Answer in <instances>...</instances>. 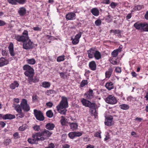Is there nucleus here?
<instances>
[{
	"label": "nucleus",
	"instance_id": "obj_1",
	"mask_svg": "<svg viewBox=\"0 0 148 148\" xmlns=\"http://www.w3.org/2000/svg\"><path fill=\"white\" fill-rule=\"evenodd\" d=\"M14 38L18 42H23V47L24 49L29 50L35 47L33 42L29 39L28 32L26 30L24 31L21 36L15 34Z\"/></svg>",
	"mask_w": 148,
	"mask_h": 148
},
{
	"label": "nucleus",
	"instance_id": "obj_2",
	"mask_svg": "<svg viewBox=\"0 0 148 148\" xmlns=\"http://www.w3.org/2000/svg\"><path fill=\"white\" fill-rule=\"evenodd\" d=\"M23 69L25 71L24 73V74L28 77L27 79L28 84H32L33 83H36L39 82V79L36 77L33 78L34 70L28 64L25 65L23 67Z\"/></svg>",
	"mask_w": 148,
	"mask_h": 148
},
{
	"label": "nucleus",
	"instance_id": "obj_3",
	"mask_svg": "<svg viewBox=\"0 0 148 148\" xmlns=\"http://www.w3.org/2000/svg\"><path fill=\"white\" fill-rule=\"evenodd\" d=\"M49 133L47 131L45 130L41 133L36 132L32 135V137L33 139L30 138L28 139V142L31 144L35 143L36 141H42L46 139V137L49 135Z\"/></svg>",
	"mask_w": 148,
	"mask_h": 148
},
{
	"label": "nucleus",
	"instance_id": "obj_4",
	"mask_svg": "<svg viewBox=\"0 0 148 148\" xmlns=\"http://www.w3.org/2000/svg\"><path fill=\"white\" fill-rule=\"evenodd\" d=\"M68 107L67 98L62 96L59 104L56 106L57 110L59 113L65 115L67 111L66 108Z\"/></svg>",
	"mask_w": 148,
	"mask_h": 148
},
{
	"label": "nucleus",
	"instance_id": "obj_5",
	"mask_svg": "<svg viewBox=\"0 0 148 148\" xmlns=\"http://www.w3.org/2000/svg\"><path fill=\"white\" fill-rule=\"evenodd\" d=\"M105 101L107 103L112 105L116 104L117 102L116 98L112 95H108Z\"/></svg>",
	"mask_w": 148,
	"mask_h": 148
},
{
	"label": "nucleus",
	"instance_id": "obj_6",
	"mask_svg": "<svg viewBox=\"0 0 148 148\" xmlns=\"http://www.w3.org/2000/svg\"><path fill=\"white\" fill-rule=\"evenodd\" d=\"M81 102L83 105L86 107L94 108L95 107V103L91 102L90 101L84 98L81 99Z\"/></svg>",
	"mask_w": 148,
	"mask_h": 148
},
{
	"label": "nucleus",
	"instance_id": "obj_7",
	"mask_svg": "<svg viewBox=\"0 0 148 148\" xmlns=\"http://www.w3.org/2000/svg\"><path fill=\"white\" fill-rule=\"evenodd\" d=\"M22 109L25 112H27L30 110V107L27 104L26 99H23L21 103Z\"/></svg>",
	"mask_w": 148,
	"mask_h": 148
},
{
	"label": "nucleus",
	"instance_id": "obj_8",
	"mask_svg": "<svg viewBox=\"0 0 148 148\" xmlns=\"http://www.w3.org/2000/svg\"><path fill=\"white\" fill-rule=\"evenodd\" d=\"M34 113L35 116L37 120L40 121H43L44 120V116L42 113L40 111L34 109Z\"/></svg>",
	"mask_w": 148,
	"mask_h": 148
},
{
	"label": "nucleus",
	"instance_id": "obj_9",
	"mask_svg": "<svg viewBox=\"0 0 148 148\" xmlns=\"http://www.w3.org/2000/svg\"><path fill=\"white\" fill-rule=\"evenodd\" d=\"M33 129L35 131H36L38 132H40L41 133L42 131H44L45 130L49 132V135H47V137H46V139L48 137H50L52 134V133L51 132H49V130H47L45 129H41L40 128V126L39 125H35L33 127Z\"/></svg>",
	"mask_w": 148,
	"mask_h": 148
},
{
	"label": "nucleus",
	"instance_id": "obj_10",
	"mask_svg": "<svg viewBox=\"0 0 148 148\" xmlns=\"http://www.w3.org/2000/svg\"><path fill=\"white\" fill-rule=\"evenodd\" d=\"M82 34V32H79L75 36L74 39L71 38V40H72V43L73 45H75L78 43L79 39L81 37Z\"/></svg>",
	"mask_w": 148,
	"mask_h": 148
},
{
	"label": "nucleus",
	"instance_id": "obj_11",
	"mask_svg": "<svg viewBox=\"0 0 148 148\" xmlns=\"http://www.w3.org/2000/svg\"><path fill=\"white\" fill-rule=\"evenodd\" d=\"M96 50L95 48L92 47L87 51L88 57L90 59L93 58Z\"/></svg>",
	"mask_w": 148,
	"mask_h": 148
},
{
	"label": "nucleus",
	"instance_id": "obj_12",
	"mask_svg": "<svg viewBox=\"0 0 148 148\" xmlns=\"http://www.w3.org/2000/svg\"><path fill=\"white\" fill-rule=\"evenodd\" d=\"M113 118L112 116H109L106 118L105 124V125L108 126H111L113 124Z\"/></svg>",
	"mask_w": 148,
	"mask_h": 148
},
{
	"label": "nucleus",
	"instance_id": "obj_13",
	"mask_svg": "<svg viewBox=\"0 0 148 148\" xmlns=\"http://www.w3.org/2000/svg\"><path fill=\"white\" fill-rule=\"evenodd\" d=\"M94 95L93 90L90 89L88 91L85 93L84 95L86 96L87 99L90 100L94 97Z\"/></svg>",
	"mask_w": 148,
	"mask_h": 148
},
{
	"label": "nucleus",
	"instance_id": "obj_14",
	"mask_svg": "<svg viewBox=\"0 0 148 148\" xmlns=\"http://www.w3.org/2000/svg\"><path fill=\"white\" fill-rule=\"evenodd\" d=\"M90 70L95 71L96 70L97 65L94 61H92L90 62L88 64Z\"/></svg>",
	"mask_w": 148,
	"mask_h": 148
},
{
	"label": "nucleus",
	"instance_id": "obj_15",
	"mask_svg": "<svg viewBox=\"0 0 148 148\" xmlns=\"http://www.w3.org/2000/svg\"><path fill=\"white\" fill-rule=\"evenodd\" d=\"M113 71V69L111 67H109L108 70L105 73L106 78L109 79L111 77Z\"/></svg>",
	"mask_w": 148,
	"mask_h": 148
},
{
	"label": "nucleus",
	"instance_id": "obj_16",
	"mask_svg": "<svg viewBox=\"0 0 148 148\" xmlns=\"http://www.w3.org/2000/svg\"><path fill=\"white\" fill-rule=\"evenodd\" d=\"M105 86L106 88L109 90L113 89L114 88V84L110 81L108 82L106 84Z\"/></svg>",
	"mask_w": 148,
	"mask_h": 148
},
{
	"label": "nucleus",
	"instance_id": "obj_17",
	"mask_svg": "<svg viewBox=\"0 0 148 148\" xmlns=\"http://www.w3.org/2000/svg\"><path fill=\"white\" fill-rule=\"evenodd\" d=\"M144 23L136 22L134 25V27L137 29L143 30Z\"/></svg>",
	"mask_w": 148,
	"mask_h": 148
},
{
	"label": "nucleus",
	"instance_id": "obj_18",
	"mask_svg": "<svg viewBox=\"0 0 148 148\" xmlns=\"http://www.w3.org/2000/svg\"><path fill=\"white\" fill-rule=\"evenodd\" d=\"M76 16V14L73 12H70L66 14V19L68 20H73V19H75V17Z\"/></svg>",
	"mask_w": 148,
	"mask_h": 148
},
{
	"label": "nucleus",
	"instance_id": "obj_19",
	"mask_svg": "<svg viewBox=\"0 0 148 148\" xmlns=\"http://www.w3.org/2000/svg\"><path fill=\"white\" fill-rule=\"evenodd\" d=\"M8 49L10 55L12 56H14L15 54L14 50V45L11 42L10 43Z\"/></svg>",
	"mask_w": 148,
	"mask_h": 148
},
{
	"label": "nucleus",
	"instance_id": "obj_20",
	"mask_svg": "<svg viewBox=\"0 0 148 148\" xmlns=\"http://www.w3.org/2000/svg\"><path fill=\"white\" fill-rule=\"evenodd\" d=\"M15 118V116L13 114H6L3 115V119L4 120H11Z\"/></svg>",
	"mask_w": 148,
	"mask_h": 148
},
{
	"label": "nucleus",
	"instance_id": "obj_21",
	"mask_svg": "<svg viewBox=\"0 0 148 148\" xmlns=\"http://www.w3.org/2000/svg\"><path fill=\"white\" fill-rule=\"evenodd\" d=\"M8 63V61L3 57L0 58V67L3 66Z\"/></svg>",
	"mask_w": 148,
	"mask_h": 148
},
{
	"label": "nucleus",
	"instance_id": "obj_22",
	"mask_svg": "<svg viewBox=\"0 0 148 148\" xmlns=\"http://www.w3.org/2000/svg\"><path fill=\"white\" fill-rule=\"evenodd\" d=\"M26 12V9L24 7H22L20 8L18 11V13L19 15L21 16H24Z\"/></svg>",
	"mask_w": 148,
	"mask_h": 148
},
{
	"label": "nucleus",
	"instance_id": "obj_23",
	"mask_svg": "<svg viewBox=\"0 0 148 148\" xmlns=\"http://www.w3.org/2000/svg\"><path fill=\"white\" fill-rule=\"evenodd\" d=\"M70 128L73 130H76L77 128L78 125L76 123H69Z\"/></svg>",
	"mask_w": 148,
	"mask_h": 148
},
{
	"label": "nucleus",
	"instance_id": "obj_24",
	"mask_svg": "<svg viewBox=\"0 0 148 148\" xmlns=\"http://www.w3.org/2000/svg\"><path fill=\"white\" fill-rule=\"evenodd\" d=\"M92 14L95 16H98L99 13L98 9L96 8H92L91 11Z\"/></svg>",
	"mask_w": 148,
	"mask_h": 148
},
{
	"label": "nucleus",
	"instance_id": "obj_25",
	"mask_svg": "<svg viewBox=\"0 0 148 148\" xmlns=\"http://www.w3.org/2000/svg\"><path fill=\"white\" fill-rule=\"evenodd\" d=\"M55 127L54 124L52 123H49L47 124L45 126V128L49 130H53Z\"/></svg>",
	"mask_w": 148,
	"mask_h": 148
},
{
	"label": "nucleus",
	"instance_id": "obj_26",
	"mask_svg": "<svg viewBox=\"0 0 148 148\" xmlns=\"http://www.w3.org/2000/svg\"><path fill=\"white\" fill-rule=\"evenodd\" d=\"M19 84L17 81H14V82L11 83L10 86V88L12 89H14L16 87H18Z\"/></svg>",
	"mask_w": 148,
	"mask_h": 148
},
{
	"label": "nucleus",
	"instance_id": "obj_27",
	"mask_svg": "<svg viewBox=\"0 0 148 148\" xmlns=\"http://www.w3.org/2000/svg\"><path fill=\"white\" fill-rule=\"evenodd\" d=\"M42 87L45 88H48L51 86V83L47 82L44 81L42 83Z\"/></svg>",
	"mask_w": 148,
	"mask_h": 148
},
{
	"label": "nucleus",
	"instance_id": "obj_28",
	"mask_svg": "<svg viewBox=\"0 0 148 148\" xmlns=\"http://www.w3.org/2000/svg\"><path fill=\"white\" fill-rule=\"evenodd\" d=\"M94 57L97 60H99L101 58V55L100 53L97 50L96 51Z\"/></svg>",
	"mask_w": 148,
	"mask_h": 148
},
{
	"label": "nucleus",
	"instance_id": "obj_29",
	"mask_svg": "<svg viewBox=\"0 0 148 148\" xmlns=\"http://www.w3.org/2000/svg\"><path fill=\"white\" fill-rule=\"evenodd\" d=\"M28 127V125L26 124H23L22 126H20L18 128V130L21 131H23L26 130Z\"/></svg>",
	"mask_w": 148,
	"mask_h": 148
},
{
	"label": "nucleus",
	"instance_id": "obj_30",
	"mask_svg": "<svg viewBox=\"0 0 148 148\" xmlns=\"http://www.w3.org/2000/svg\"><path fill=\"white\" fill-rule=\"evenodd\" d=\"M27 63L33 65L36 62L35 59L33 58L30 59H28L26 60Z\"/></svg>",
	"mask_w": 148,
	"mask_h": 148
},
{
	"label": "nucleus",
	"instance_id": "obj_31",
	"mask_svg": "<svg viewBox=\"0 0 148 148\" xmlns=\"http://www.w3.org/2000/svg\"><path fill=\"white\" fill-rule=\"evenodd\" d=\"M119 107L123 110H127L129 108V106L125 104H122L119 106Z\"/></svg>",
	"mask_w": 148,
	"mask_h": 148
},
{
	"label": "nucleus",
	"instance_id": "obj_32",
	"mask_svg": "<svg viewBox=\"0 0 148 148\" xmlns=\"http://www.w3.org/2000/svg\"><path fill=\"white\" fill-rule=\"evenodd\" d=\"M144 8V6L143 5H138L136 6L133 9L135 10L139 11Z\"/></svg>",
	"mask_w": 148,
	"mask_h": 148
},
{
	"label": "nucleus",
	"instance_id": "obj_33",
	"mask_svg": "<svg viewBox=\"0 0 148 148\" xmlns=\"http://www.w3.org/2000/svg\"><path fill=\"white\" fill-rule=\"evenodd\" d=\"M46 115L48 117L51 118L53 116V114L51 110H49L46 112Z\"/></svg>",
	"mask_w": 148,
	"mask_h": 148
},
{
	"label": "nucleus",
	"instance_id": "obj_34",
	"mask_svg": "<svg viewBox=\"0 0 148 148\" xmlns=\"http://www.w3.org/2000/svg\"><path fill=\"white\" fill-rule=\"evenodd\" d=\"M65 56L64 55L58 56L57 59V62H59L64 61L65 60Z\"/></svg>",
	"mask_w": 148,
	"mask_h": 148
},
{
	"label": "nucleus",
	"instance_id": "obj_35",
	"mask_svg": "<svg viewBox=\"0 0 148 148\" xmlns=\"http://www.w3.org/2000/svg\"><path fill=\"white\" fill-rule=\"evenodd\" d=\"M56 92L53 90L50 89L47 90L46 92V94L47 95H49L52 94H56Z\"/></svg>",
	"mask_w": 148,
	"mask_h": 148
},
{
	"label": "nucleus",
	"instance_id": "obj_36",
	"mask_svg": "<svg viewBox=\"0 0 148 148\" xmlns=\"http://www.w3.org/2000/svg\"><path fill=\"white\" fill-rule=\"evenodd\" d=\"M110 62L114 65H117L119 63V61H117L116 60H115L113 58H112L110 60Z\"/></svg>",
	"mask_w": 148,
	"mask_h": 148
},
{
	"label": "nucleus",
	"instance_id": "obj_37",
	"mask_svg": "<svg viewBox=\"0 0 148 148\" xmlns=\"http://www.w3.org/2000/svg\"><path fill=\"white\" fill-rule=\"evenodd\" d=\"M88 82L87 80H83L81 82L80 84V86L83 87L85 86L86 85H87Z\"/></svg>",
	"mask_w": 148,
	"mask_h": 148
},
{
	"label": "nucleus",
	"instance_id": "obj_38",
	"mask_svg": "<svg viewBox=\"0 0 148 148\" xmlns=\"http://www.w3.org/2000/svg\"><path fill=\"white\" fill-rule=\"evenodd\" d=\"M143 30L144 32H148V23L144 22Z\"/></svg>",
	"mask_w": 148,
	"mask_h": 148
},
{
	"label": "nucleus",
	"instance_id": "obj_39",
	"mask_svg": "<svg viewBox=\"0 0 148 148\" xmlns=\"http://www.w3.org/2000/svg\"><path fill=\"white\" fill-rule=\"evenodd\" d=\"M62 119L60 120L61 124L62 126L65 125H66V120L65 117L63 116H61Z\"/></svg>",
	"mask_w": 148,
	"mask_h": 148
},
{
	"label": "nucleus",
	"instance_id": "obj_40",
	"mask_svg": "<svg viewBox=\"0 0 148 148\" xmlns=\"http://www.w3.org/2000/svg\"><path fill=\"white\" fill-rule=\"evenodd\" d=\"M15 108L18 112H21L22 111L21 105H20L18 104L17 105L15 106Z\"/></svg>",
	"mask_w": 148,
	"mask_h": 148
},
{
	"label": "nucleus",
	"instance_id": "obj_41",
	"mask_svg": "<svg viewBox=\"0 0 148 148\" xmlns=\"http://www.w3.org/2000/svg\"><path fill=\"white\" fill-rule=\"evenodd\" d=\"M119 52L117 50H115L112 53V56L114 58H116L118 55Z\"/></svg>",
	"mask_w": 148,
	"mask_h": 148
},
{
	"label": "nucleus",
	"instance_id": "obj_42",
	"mask_svg": "<svg viewBox=\"0 0 148 148\" xmlns=\"http://www.w3.org/2000/svg\"><path fill=\"white\" fill-rule=\"evenodd\" d=\"M8 2L12 5H16L17 2L16 0H8Z\"/></svg>",
	"mask_w": 148,
	"mask_h": 148
},
{
	"label": "nucleus",
	"instance_id": "obj_43",
	"mask_svg": "<svg viewBox=\"0 0 148 148\" xmlns=\"http://www.w3.org/2000/svg\"><path fill=\"white\" fill-rule=\"evenodd\" d=\"M69 138L71 139L74 138L75 137L74 132H70L68 134Z\"/></svg>",
	"mask_w": 148,
	"mask_h": 148
},
{
	"label": "nucleus",
	"instance_id": "obj_44",
	"mask_svg": "<svg viewBox=\"0 0 148 148\" xmlns=\"http://www.w3.org/2000/svg\"><path fill=\"white\" fill-rule=\"evenodd\" d=\"M101 23V21L100 19L96 20L95 22V25L97 26H99L100 25Z\"/></svg>",
	"mask_w": 148,
	"mask_h": 148
},
{
	"label": "nucleus",
	"instance_id": "obj_45",
	"mask_svg": "<svg viewBox=\"0 0 148 148\" xmlns=\"http://www.w3.org/2000/svg\"><path fill=\"white\" fill-rule=\"evenodd\" d=\"M17 3L20 4H23L26 1V0H16Z\"/></svg>",
	"mask_w": 148,
	"mask_h": 148
},
{
	"label": "nucleus",
	"instance_id": "obj_46",
	"mask_svg": "<svg viewBox=\"0 0 148 148\" xmlns=\"http://www.w3.org/2000/svg\"><path fill=\"white\" fill-rule=\"evenodd\" d=\"M110 33H113L115 34H119L120 33V31L119 30L111 29L110 31Z\"/></svg>",
	"mask_w": 148,
	"mask_h": 148
},
{
	"label": "nucleus",
	"instance_id": "obj_47",
	"mask_svg": "<svg viewBox=\"0 0 148 148\" xmlns=\"http://www.w3.org/2000/svg\"><path fill=\"white\" fill-rule=\"evenodd\" d=\"M74 132L75 137H79L82 135V133L81 132Z\"/></svg>",
	"mask_w": 148,
	"mask_h": 148
},
{
	"label": "nucleus",
	"instance_id": "obj_48",
	"mask_svg": "<svg viewBox=\"0 0 148 148\" xmlns=\"http://www.w3.org/2000/svg\"><path fill=\"white\" fill-rule=\"evenodd\" d=\"M53 105V103L51 102H49L47 103H46V106H47V107L49 108H51L52 107Z\"/></svg>",
	"mask_w": 148,
	"mask_h": 148
},
{
	"label": "nucleus",
	"instance_id": "obj_49",
	"mask_svg": "<svg viewBox=\"0 0 148 148\" xmlns=\"http://www.w3.org/2000/svg\"><path fill=\"white\" fill-rule=\"evenodd\" d=\"M13 136L14 138H19L20 137L18 133L17 132H16L13 134Z\"/></svg>",
	"mask_w": 148,
	"mask_h": 148
},
{
	"label": "nucleus",
	"instance_id": "obj_50",
	"mask_svg": "<svg viewBox=\"0 0 148 148\" xmlns=\"http://www.w3.org/2000/svg\"><path fill=\"white\" fill-rule=\"evenodd\" d=\"M38 98V97L36 95H34L32 97V99L33 101H37Z\"/></svg>",
	"mask_w": 148,
	"mask_h": 148
},
{
	"label": "nucleus",
	"instance_id": "obj_51",
	"mask_svg": "<svg viewBox=\"0 0 148 148\" xmlns=\"http://www.w3.org/2000/svg\"><path fill=\"white\" fill-rule=\"evenodd\" d=\"M116 72L117 73H120L121 71V68L119 67H117L115 69Z\"/></svg>",
	"mask_w": 148,
	"mask_h": 148
},
{
	"label": "nucleus",
	"instance_id": "obj_52",
	"mask_svg": "<svg viewBox=\"0 0 148 148\" xmlns=\"http://www.w3.org/2000/svg\"><path fill=\"white\" fill-rule=\"evenodd\" d=\"M32 29L35 31H40L41 28L39 27L38 26L33 27Z\"/></svg>",
	"mask_w": 148,
	"mask_h": 148
},
{
	"label": "nucleus",
	"instance_id": "obj_53",
	"mask_svg": "<svg viewBox=\"0 0 148 148\" xmlns=\"http://www.w3.org/2000/svg\"><path fill=\"white\" fill-rule=\"evenodd\" d=\"M101 133V132L100 133L99 132H97L95 134V137L99 138H101V137L100 135Z\"/></svg>",
	"mask_w": 148,
	"mask_h": 148
},
{
	"label": "nucleus",
	"instance_id": "obj_54",
	"mask_svg": "<svg viewBox=\"0 0 148 148\" xmlns=\"http://www.w3.org/2000/svg\"><path fill=\"white\" fill-rule=\"evenodd\" d=\"M116 5V3L113 2L111 3L110 5L111 7L112 8H114Z\"/></svg>",
	"mask_w": 148,
	"mask_h": 148
},
{
	"label": "nucleus",
	"instance_id": "obj_55",
	"mask_svg": "<svg viewBox=\"0 0 148 148\" xmlns=\"http://www.w3.org/2000/svg\"><path fill=\"white\" fill-rule=\"evenodd\" d=\"M54 144L53 143H51L49 145L48 147H45V148H54Z\"/></svg>",
	"mask_w": 148,
	"mask_h": 148
},
{
	"label": "nucleus",
	"instance_id": "obj_56",
	"mask_svg": "<svg viewBox=\"0 0 148 148\" xmlns=\"http://www.w3.org/2000/svg\"><path fill=\"white\" fill-rule=\"evenodd\" d=\"M6 23L5 21L0 20V26H3L6 24Z\"/></svg>",
	"mask_w": 148,
	"mask_h": 148
},
{
	"label": "nucleus",
	"instance_id": "obj_57",
	"mask_svg": "<svg viewBox=\"0 0 148 148\" xmlns=\"http://www.w3.org/2000/svg\"><path fill=\"white\" fill-rule=\"evenodd\" d=\"M11 140L10 139H7L5 140V143L6 145H8L9 143L11 142Z\"/></svg>",
	"mask_w": 148,
	"mask_h": 148
},
{
	"label": "nucleus",
	"instance_id": "obj_58",
	"mask_svg": "<svg viewBox=\"0 0 148 148\" xmlns=\"http://www.w3.org/2000/svg\"><path fill=\"white\" fill-rule=\"evenodd\" d=\"M18 113H19V117L20 118H22L24 116V114L22 112V111H21V112H18Z\"/></svg>",
	"mask_w": 148,
	"mask_h": 148
},
{
	"label": "nucleus",
	"instance_id": "obj_59",
	"mask_svg": "<svg viewBox=\"0 0 148 148\" xmlns=\"http://www.w3.org/2000/svg\"><path fill=\"white\" fill-rule=\"evenodd\" d=\"M132 15L131 13L128 14L126 16V19L127 20H128L130 18L132 17Z\"/></svg>",
	"mask_w": 148,
	"mask_h": 148
},
{
	"label": "nucleus",
	"instance_id": "obj_60",
	"mask_svg": "<svg viewBox=\"0 0 148 148\" xmlns=\"http://www.w3.org/2000/svg\"><path fill=\"white\" fill-rule=\"evenodd\" d=\"M2 54L3 56H6L7 53L5 50H3L2 51Z\"/></svg>",
	"mask_w": 148,
	"mask_h": 148
},
{
	"label": "nucleus",
	"instance_id": "obj_61",
	"mask_svg": "<svg viewBox=\"0 0 148 148\" xmlns=\"http://www.w3.org/2000/svg\"><path fill=\"white\" fill-rule=\"evenodd\" d=\"M103 3L106 4H109L110 3V0H103Z\"/></svg>",
	"mask_w": 148,
	"mask_h": 148
},
{
	"label": "nucleus",
	"instance_id": "obj_62",
	"mask_svg": "<svg viewBox=\"0 0 148 148\" xmlns=\"http://www.w3.org/2000/svg\"><path fill=\"white\" fill-rule=\"evenodd\" d=\"M0 125L2 127H4L5 125V123L3 121H1L0 123Z\"/></svg>",
	"mask_w": 148,
	"mask_h": 148
},
{
	"label": "nucleus",
	"instance_id": "obj_63",
	"mask_svg": "<svg viewBox=\"0 0 148 148\" xmlns=\"http://www.w3.org/2000/svg\"><path fill=\"white\" fill-rule=\"evenodd\" d=\"M143 120V119L140 118L136 117L135 119V120L138 121L139 122H141Z\"/></svg>",
	"mask_w": 148,
	"mask_h": 148
},
{
	"label": "nucleus",
	"instance_id": "obj_64",
	"mask_svg": "<svg viewBox=\"0 0 148 148\" xmlns=\"http://www.w3.org/2000/svg\"><path fill=\"white\" fill-rule=\"evenodd\" d=\"M63 147L64 148H69L70 146L69 145L65 144L62 145Z\"/></svg>",
	"mask_w": 148,
	"mask_h": 148
}]
</instances>
